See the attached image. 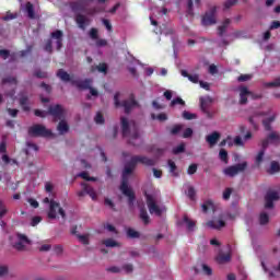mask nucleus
<instances>
[{"label": "nucleus", "instance_id": "aec40b11", "mask_svg": "<svg viewBox=\"0 0 280 280\" xmlns=\"http://www.w3.org/2000/svg\"><path fill=\"white\" fill-rule=\"evenodd\" d=\"M83 191L79 192V196L82 197L84 194H88L92 198V200H97V192H95V189L91 188L86 184H82Z\"/></svg>", "mask_w": 280, "mask_h": 280}, {"label": "nucleus", "instance_id": "f3484780", "mask_svg": "<svg viewBox=\"0 0 280 280\" xmlns=\"http://www.w3.org/2000/svg\"><path fill=\"white\" fill-rule=\"evenodd\" d=\"M74 86H77L78 89H81L83 91H86L90 89V86H92L93 81L90 79H85V80H74L73 81Z\"/></svg>", "mask_w": 280, "mask_h": 280}, {"label": "nucleus", "instance_id": "a18cd8bd", "mask_svg": "<svg viewBox=\"0 0 280 280\" xmlns=\"http://www.w3.org/2000/svg\"><path fill=\"white\" fill-rule=\"evenodd\" d=\"M187 14L194 16V0H188L187 2Z\"/></svg>", "mask_w": 280, "mask_h": 280}, {"label": "nucleus", "instance_id": "49530a36", "mask_svg": "<svg viewBox=\"0 0 280 280\" xmlns=\"http://www.w3.org/2000/svg\"><path fill=\"white\" fill-rule=\"evenodd\" d=\"M107 272H112L113 275H119L121 272V268L117 266H112L106 269Z\"/></svg>", "mask_w": 280, "mask_h": 280}, {"label": "nucleus", "instance_id": "f8f14e48", "mask_svg": "<svg viewBox=\"0 0 280 280\" xmlns=\"http://www.w3.org/2000/svg\"><path fill=\"white\" fill-rule=\"evenodd\" d=\"M215 12H218L215 7H212L209 12H206L201 20L202 25H215Z\"/></svg>", "mask_w": 280, "mask_h": 280}, {"label": "nucleus", "instance_id": "f704fd0d", "mask_svg": "<svg viewBox=\"0 0 280 280\" xmlns=\"http://www.w3.org/2000/svg\"><path fill=\"white\" fill-rule=\"evenodd\" d=\"M30 54H32V47H28L26 50H20L16 52V60L19 58H26V56H30Z\"/></svg>", "mask_w": 280, "mask_h": 280}, {"label": "nucleus", "instance_id": "a878e982", "mask_svg": "<svg viewBox=\"0 0 280 280\" xmlns=\"http://www.w3.org/2000/svg\"><path fill=\"white\" fill-rule=\"evenodd\" d=\"M267 172H268V174H279V172H280V163L279 162H277V161H272L271 163H270V166H269V168L267 170Z\"/></svg>", "mask_w": 280, "mask_h": 280}, {"label": "nucleus", "instance_id": "f03ea898", "mask_svg": "<svg viewBox=\"0 0 280 280\" xmlns=\"http://www.w3.org/2000/svg\"><path fill=\"white\" fill-rule=\"evenodd\" d=\"M121 130L122 136L128 139L131 145H139L141 143V136H139V129L137 127V122L135 120H128L126 118H121Z\"/></svg>", "mask_w": 280, "mask_h": 280}, {"label": "nucleus", "instance_id": "7c9ffc66", "mask_svg": "<svg viewBox=\"0 0 280 280\" xmlns=\"http://www.w3.org/2000/svg\"><path fill=\"white\" fill-rule=\"evenodd\" d=\"M182 75L184 78H188L190 82H194V83L198 82V74H191L189 73V71H182Z\"/></svg>", "mask_w": 280, "mask_h": 280}, {"label": "nucleus", "instance_id": "20e7f679", "mask_svg": "<svg viewBox=\"0 0 280 280\" xmlns=\"http://www.w3.org/2000/svg\"><path fill=\"white\" fill-rule=\"evenodd\" d=\"M259 119H262V126L265 130H271L272 127H270V124L275 121V115L257 112L249 118V122L254 126V128L257 129V121H259Z\"/></svg>", "mask_w": 280, "mask_h": 280}, {"label": "nucleus", "instance_id": "393cba45", "mask_svg": "<svg viewBox=\"0 0 280 280\" xmlns=\"http://www.w3.org/2000/svg\"><path fill=\"white\" fill-rule=\"evenodd\" d=\"M213 98L212 97H201L200 98V104H201V110H203V113H207V109L209 108V105L212 104Z\"/></svg>", "mask_w": 280, "mask_h": 280}, {"label": "nucleus", "instance_id": "69168bd1", "mask_svg": "<svg viewBox=\"0 0 280 280\" xmlns=\"http://www.w3.org/2000/svg\"><path fill=\"white\" fill-rule=\"evenodd\" d=\"M180 130H183V125H175L171 130V135H178Z\"/></svg>", "mask_w": 280, "mask_h": 280}, {"label": "nucleus", "instance_id": "c85d7f7f", "mask_svg": "<svg viewBox=\"0 0 280 280\" xmlns=\"http://www.w3.org/2000/svg\"><path fill=\"white\" fill-rule=\"evenodd\" d=\"M57 130L59 135H66V132H69V125L67 124V121L61 120L57 127Z\"/></svg>", "mask_w": 280, "mask_h": 280}, {"label": "nucleus", "instance_id": "9d476101", "mask_svg": "<svg viewBox=\"0 0 280 280\" xmlns=\"http://www.w3.org/2000/svg\"><path fill=\"white\" fill-rule=\"evenodd\" d=\"M270 143H275L276 145L280 144V135L277 131H270L266 139L261 141L262 150H266Z\"/></svg>", "mask_w": 280, "mask_h": 280}, {"label": "nucleus", "instance_id": "7ed1b4c3", "mask_svg": "<svg viewBox=\"0 0 280 280\" xmlns=\"http://www.w3.org/2000/svg\"><path fill=\"white\" fill-rule=\"evenodd\" d=\"M43 202L49 205L47 211V218H49V220H58V218L66 220L67 212L65 211V208L60 206V202L49 199V197L44 198Z\"/></svg>", "mask_w": 280, "mask_h": 280}, {"label": "nucleus", "instance_id": "58836bf2", "mask_svg": "<svg viewBox=\"0 0 280 280\" xmlns=\"http://www.w3.org/2000/svg\"><path fill=\"white\" fill-rule=\"evenodd\" d=\"M89 36H90V38H92V40H97V38H100L97 28L92 27L90 30Z\"/></svg>", "mask_w": 280, "mask_h": 280}, {"label": "nucleus", "instance_id": "4468645a", "mask_svg": "<svg viewBox=\"0 0 280 280\" xmlns=\"http://www.w3.org/2000/svg\"><path fill=\"white\" fill-rule=\"evenodd\" d=\"M49 115L55 117V119H62L65 117V108L61 105H52L48 109Z\"/></svg>", "mask_w": 280, "mask_h": 280}, {"label": "nucleus", "instance_id": "e433bc0d", "mask_svg": "<svg viewBox=\"0 0 280 280\" xmlns=\"http://www.w3.org/2000/svg\"><path fill=\"white\" fill-rule=\"evenodd\" d=\"M18 13L7 12L4 16H2V21H14V19H18Z\"/></svg>", "mask_w": 280, "mask_h": 280}, {"label": "nucleus", "instance_id": "bb28decb", "mask_svg": "<svg viewBox=\"0 0 280 280\" xmlns=\"http://www.w3.org/2000/svg\"><path fill=\"white\" fill-rule=\"evenodd\" d=\"M102 244H104V246H106V248H117L119 247V243L113 238H107L102 241Z\"/></svg>", "mask_w": 280, "mask_h": 280}, {"label": "nucleus", "instance_id": "2f4dec72", "mask_svg": "<svg viewBox=\"0 0 280 280\" xmlns=\"http://www.w3.org/2000/svg\"><path fill=\"white\" fill-rule=\"evenodd\" d=\"M140 218L144 224H150V215H148V211H145V208L140 209Z\"/></svg>", "mask_w": 280, "mask_h": 280}, {"label": "nucleus", "instance_id": "a211bd4d", "mask_svg": "<svg viewBox=\"0 0 280 280\" xmlns=\"http://www.w3.org/2000/svg\"><path fill=\"white\" fill-rule=\"evenodd\" d=\"M0 58H2V60L14 62L16 61V52H11L8 49H0Z\"/></svg>", "mask_w": 280, "mask_h": 280}, {"label": "nucleus", "instance_id": "3c124183", "mask_svg": "<svg viewBox=\"0 0 280 280\" xmlns=\"http://www.w3.org/2000/svg\"><path fill=\"white\" fill-rule=\"evenodd\" d=\"M79 176L84 180H93V182L97 180V178L95 177H90L88 172H82L79 174Z\"/></svg>", "mask_w": 280, "mask_h": 280}, {"label": "nucleus", "instance_id": "de8ad7c7", "mask_svg": "<svg viewBox=\"0 0 280 280\" xmlns=\"http://www.w3.org/2000/svg\"><path fill=\"white\" fill-rule=\"evenodd\" d=\"M102 23L106 27L107 32H113V24L110 23V20L103 19Z\"/></svg>", "mask_w": 280, "mask_h": 280}, {"label": "nucleus", "instance_id": "c03bdc74", "mask_svg": "<svg viewBox=\"0 0 280 280\" xmlns=\"http://www.w3.org/2000/svg\"><path fill=\"white\" fill-rule=\"evenodd\" d=\"M198 116L196 114H191L187 110L183 112V118L187 120L196 119Z\"/></svg>", "mask_w": 280, "mask_h": 280}, {"label": "nucleus", "instance_id": "cd10ccee", "mask_svg": "<svg viewBox=\"0 0 280 280\" xmlns=\"http://www.w3.org/2000/svg\"><path fill=\"white\" fill-rule=\"evenodd\" d=\"M262 86L265 89H279L280 88V77L272 82L262 83Z\"/></svg>", "mask_w": 280, "mask_h": 280}, {"label": "nucleus", "instance_id": "8fccbe9b", "mask_svg": "<svg viewBox=\"0 0 280 280\" xmlns=\"http://www.w3.org/2000/svg\"><path fill=\"white\" fill-rule=\"evenodd\" d=\"M184 222L187 226V229H189V231H191L194 229V226L196 225V223H194V221L189 220V218L184 217Z\"/></svg>", "mask_w": 280, "mask_h": 280}, {"label": "nucleus", "instance_id": "bf43d9fd", "mask_svg": "<svg viewBox=\"0 0 280 280\" xmlns=\"http://www.w3.org/2000/svg\"><path fill=\"white\" fill-rule=\"evenodd\" d=\"M187 196L188 198H190V200H194V198H196V189H194L192 186L188 187Z\"/></svg>", "mask_w": 280, "mask_h": 280}, {"label": "nucleus", "instance_id": "338daca9", "mask_svg": "<svg viewBox=\"0 0 280 280\" xmlns=\"http://www.w3.org/2000/svg\"><path fill=\"white\" fill-rule=\"evenodd\" d=\"M8 266L0 265V277H5V275H9Z\"/></svg>", "mask_w": 280, "mask_h": 280}, {"label": "nucleus", "instance_id": "4be33fe9", "mask_svg": "<svg viewBox=\"0 0 280 280\" xmlns=\"http://www.w3.org/2000/svg\"><path fill=\"white\" fill-rule=\"evenodd\" d=\"M72 12H86V2L74 1L70 3Z\"/></svg>", "mask_w": 280, "mask_h": 280}, {"label": "nucleus", "instance_id": "c756f323", "mask_svg": "<svg viewBox=\"0 0 280 280\" xmlns=\"http://www.w3.org/2000/svg\"><path fill=\"white\" fill-rule=\"evenodd\" d=\"M231 25V20L225 19L221 26L218 27L219 30V36H224V32H226V28Z\"/></svg>", "mask_w": 280, "mask_h": 280}, {"label": "nucleus", "instance_id": "13d9d810", "mask_svg": "<svg viewBox=\"0 0 280 280\" xmlns=\"http://www.w3.org/2000/svg\"><path fill=\"white\" fill-rule=\"evenodd\" d=\"M232 194H233V188H226L223 191V200H229V198H231Z\"/></svg>", "mask_w": 280, "mask_h": 280}, {"label": "nucleus", "instance_id": "052dcab7", "mask_svg": "<svg viewBox=\"0 0 280 280\" xmlns=\"http://www.w3.org/2000/svg\"><path fill=\"white\" fill-rule=\"evenodd\" d=\"M8 213V208H5V205H3V201L0 200V220Z\"/></svg>", "mask_w": 280, "mask_h": 280}, {"label": "nucleus", "instance_id": "603ef678", "mask_svg": "<svg viewBox=\"0 0 280 280\" xmlns=\"http://www.w3.org/2000/svg\"><path fill=\"white\" fill-rule=\"evenodd\" d=\"M2 161L5 165H10V163L16 164V160L10 159L8 154L2 155Z\"/></svg>", "mask_w": 280, "mask_h": 280}, {"label": "nucleus", "instance_id": "09e8293b", "mask_svg": "<svg viewBox=\"0 0 280 280\" xmlns=\"http://www.w3.org/2000/svg\"><path fill=\"white\" fill-rule=\"evenodd\" d=\"M168 167L171 174H173V176H176V163H174V161L172 160H168Z\"/></svg>", "mask_w": 280, "mask_h": 280}, {"label": "nucleus", "instance_id": "473e14b6", "mask_svg": "<svg viewBox=\"0 0 280 280\" xmlns=\"http://www.w3.org/2000/svg\"><path fill=\"white\" fill-rule=\"evenodd\" d=\"M218 264H229L231 261V255L221 254L217 257Z\"/></svg>", "mask_w": 280, "mask_h": 280}, {"label": "nucleus", "instance_id": "2eb2a0df", "mask_svg": "<svg viewBox=\"0 0 280 280\" xmlns=\"http://www.w3.org/2000/svg\"><path fill=\"white\" fill-rule=\"evenodd\" d=\"M62 36H65V34L60 30H56L50 34L52 40H56L55 45L57 47V51H60L62 49Z\"/></svg>", "mask_w": 280, "mask_h": 280}, {"label": "nucleus", "instance_id": "37998d69", "mask_svg": "<svg viewBox=\"0 0 280 280\" xmlns=\"http://www.w3.org/2000/svg\"><path fill=\"white\" fill-rule=\"evenodd\" d=\"M127 235H128V237H131L132 240H135V238L139 237V232H137V230H133V229H128Z\"/></svg>", "mask_w": 280, "mask_h": 280}, {"label": "nucleus", "instance_id": "0eeeda50", "mask_svg": "<svg viewBox=\"0 0 280 280\" xmlns=\"http://www.w3.org/2000/svg\"><path fill=\"white\" fill-rule=\"evenodd\" d=\"M248 167V163L242 162L236 165L228 166L223 170V174L225 176H229L230 178H234V176H237V174H242V172H245Z\"/></svg>", "mask_w": 280, "mask_h": 280}, {"label": "nucleus", "instance_id": "f257e3e1", "mask_svg": "<svg viewBox=\"0 0 280 280\" xmlns=\"http://www.w3.org/2000/svg\"><path fill=\"white\" fill-rule=\"evenodd\" d=\"M138 163H141L142 165L152 166L154 165V160L143 155H136L132 156L127 164H125V168L122 171V184L120 186V191L124 194V196H127L130 207H132V205L135 203V191H132V188L128 187V176L132 174V172H135V168L137 167Z\"/></svg>", "mask_w": 280, "mask_h": 280}, {"label": "nucleus", "instance_id": "423d86ee", "mask_svg": "<svg viewBox=\"0 0 280 280\" xmlns=\"http://www.w3.org/2000/svg\"><path fill=\"white\" fill-rule=\"evenodd\" d=\"M114 104H115L116 108H119V107L125 108V113H129L132 110V108H137V106H139V103H137V101H135L133 96H130L128 100H125L120 103L119 102V93L115 94Z\"/></svg>", "mask_w": 280, "mask_h": 280}, {"label": "nucleus", "instance_id": "dca6fc26", "mask_svg": "<svg viewBox=\"0 0 280 280\" xmlns=\"http://www.w3.org/2000/svg\"><path fill=\"white\" fill-rule=\"evenodd\" d=\"M206 226H208V229H214L217 231H220V229H224V226H226V223L222 219H214V220L208 221L206 223Z\"/></svg>", "mask_w": 280, "mask_h": 280}, {"label": "nucleus", "instance_id": "412c9836", "mask_svg": "<svg viewBox=\"0 0 280 280\" xmlns=\"http://www.w3.org/2000/svg\"><path fill=\"white\" fill-rule=\"evenodd\" d=\"M207 143L210 145V148H213L220 141V132L214 131L206 137Z\"/></svg>", "mask_w": 280, "mask_h": 280}, {"label": "nucleus", "instance_id": "4c0bfd02", "mask_svg": "<svg viewBox=\"0 0 280 280\" xmlns=\"http://www.w3.org/2000/svg\"><path fill=\"white\" fill-rule=\"evenodd\" d=\"M20 104L24 108V110H30V106H27V104H28L27 96H25V95L21 96Z\"/></svg>", "mask_w": 280, "mask_h": 280}, {"label": "nucleus", "instance_id": "4d7b16f0", "mask_svg": "<svg viewBox=\"0 0 280 280\" xmlns=\"http://www.w3.org/2000/svg\"><path fill=\"white\" fill-rule=\"evenodd\" d=\"M253 75L252 74H241L238 77V82H248V80H252Z\"/></svg>", "mask_w": 280, "mask_h": 280}, {"label": "nucleus", "instance_id": "5701e85b", "mask_svg": "<svg viewBox=\"0 0 280 280\" xmlns=\"http://www.w3.org/2000/svg\"><path fill=\"white\" fill-rule=\"evenodd\" d=\"M25 12H26L28 19H31V20L36 19V11H34V4L32 2H26Z\"/></svg>", "mask_w": 280, "mask_h": 280}, {"label": "nucleus", "instance_id": "680f3d73", "mask_svg": "<svg viewBox=\"0 0 280 280\" xmlns=\"http://www.w3.org/2000/svg\"><path fill=\"white\" fill-rule=\"evenodd\" d=\"M194 135V130L191 128H187L183 132V138L184 139H189Z\"/></svg>", "mask_w": 280, "mask_h": 280}, {"label": "nucleus", "instance_id": "1a4fd4ad", "mask_svg": "<svg viewBox=\"0 0 280 280\" xmlns=\"http://www.w3.org/2000/svg\"><path fill=\"white\" fill-rule=\"evenodd\" d=\"M31 137H50L51 131L43 125H34L28 129Z\"/></svg>", "mask_w": 280, "mask_h": 280}, {"label": "nucleus", "instance_id": "39448f33", "mask_svg": "<svg viewBox=\"0 0 280 280\" xmlns=\"http://www.w3.org/2000/svg\"><path fill=\"white\" fill-rule=\"evenodd\" d=\"M11 246L15 250L23 253L32 246V241L24 234H15L11 237Z\"/></svg>", "mask_w": 280, "mask_h": 280}, {"label": "nucleus", "instance_id": "6e6d98bb", "mask_svg": "<svg viewBox=\"0 0 280 280\" xmlns=\"http://www.w3.org/2000/svg\"><path fill=\"white\" fill-rule=\"evenodd\" d=\"M180 105V106H185V101H183V98L180 97H177V98H174L172 102H171V106H176V105Z\"/></svg>", "mask_w": 280, "mask_h": 280}, {"label": "nucleus", "instance_id": "0e129e2a", "mask_svg": "<svg viewBox=\"0 0 280 280\" xmlns=\"http://www.w3.org/2000/svg\"><path fill=\"white\" fill-rule=\"evenodd\" d=\"M78 240L79 242H81V244H85L89 245V235H78Z\"/></svg>", "mask_w": 280, "mask_h": 280}, {"label": "nucleus", "instance_id": "ddd939ff", "mask_svg": "<svg viewBox=\"0 0 280 280\" xmlns=\"http://www.w3.org/2000/svg\"><path fill=\"white\" fill-rule=\"evenodd\" d=\"M74 21L79 30H82L83 32L84 30H86V27H89V25H91V19L86 18V15L82 13H77L74 16Z\"/></svg>", "mask_w": 280, "mask_h": 280}, {"label": "nucleus", "instance_id": "c9c22d12", "mask_svg": "<svg viewBox=\"0 0 280 280\" xmlns=\"http://www.w3.org/2000/svg\"><path fill=\"white\" fill-rule=\"evenodd\" d=\"M269 221H270V217H268L266 212H261L259 217V223L261 225H265V224H268Z\"/></svg>", "mask_w": 280, "mask_h": 280}, {"label": "nucleus", "instance_id": "ea45409f", "mask_svg": "<svg viewBox=\"0 0 280 280\" xmlns=\"http://www.w3.org/2000/svg\"><path fill=\"white\" fill-rule=\"evenodd\" d=\"M219 156H220L221 161L229 163V153L226 152V150L221 149L219 152Z\"/></svg>", "mask_w": 280, "mask_h": 280}, {"label": "nucleus", "instance_id": "6e6552de", "mask_svg": "<svg viewBox=\"0 0 280 280\" xmlns=\"http://www.w3.org/2000/svg\"><path fill=\"white\" fill-rule=\"evenodd\" d=\"M147 206L151 215H162L163 211H165V208L156 205V197L153 195H147Z\"/></svg>", "mask_w": 280, "mask_h": 280}, {"label": "nucleus", "instance_id": "9b49d317", "mask_svg": "<svg viewBox=\"0 0 280 280\" xmlns=\"http://www.w3.org/2000/svg\"><path fill=\"white\" fill-rule=\"evenodd\" d=\"M279 200V192L276 190H268L265 196V207L266 209H272L275 207V202Z\"/></svg>", "mask_w": 280, "mask_h": 280}, {"label": "nucleus", "instance_id": "774afa93", "mask_svg": "<svg viewBox=\"0 0 280 280\" xmlns=\"http://www.w3.org/2000/svg\"><path fill=\"white\" fill-rule=\"evenodd\" d=\"M280 27V22L279 21H273L271 22L270 26H269V30L272 31V30H279Z\"/></svg>", "mask_w": 280, "mask_h": 280}, {"label": "nucleus", "instance_id": "6ab92c4d", "mask_svg": "<svg viewBox=\"0 0 280 280\" xmlns=\"http://www.w3.org/2000/svg\"><path fill=\"white\" fill-rule=\"evenodd\" d=\"M241 104H246L248 102V96L253 95V92L248 90L246 86L238 88Z\"/></svg>", "mask_w": 280, "mask_h": 280}, {"label": "nucleus", "instance_id": "a19ab883", "mask_svg": "<svg viewBox=\"0 0 280 280\" xmlns=\"http://www.w3.org/2000/svg\"><path fill=\"white\" fill-rule=\"evenodd\" d=\"M54 43L51 42V39H48L46 42V45L44 47L45 51H47L48 54H52L54 52Z\"/></svg>", "mask_w": 280, "mask_h": 280}, {"label": "nucleus", "instance_id": "5fc2aeb1", "mask_svg": "<svg viewBox=\"0 0 280 280\" xmlns=\"http://www.w3.org/2000/svg\"><path fill=\"white\" fill-rule=\"evenodd\" d=\"M237 3V0H228L224 2V10H230V8H233Z\"/></svg>", "mask_w": 280, "mask_h": 280}, {"label": "nucleus", "instance_id": "e2e57ef3", "mask_svg": "<svg viewBox=\"0 0 280 280\" xmlns=\"http://www.w3.org/2000/svg\"><path fill=\"white\" fill-rule=\"evenodd\" d=\"M94 121L95 124H104V115H102V113H97L94 117Z\"/></svg>", "mask_w": 280, "mask_h": 280}, {"label": "nucleus", "instance_id": "b1692460", "mask_svg": "<svg viewBox=\"0 0 280 280\" xmlns=\"http://www.w3.org/2000/svg\"><path fill=\"white\" fill-rule=\"evenodd\" d=\"M57 78H60V80H62V82H71L73 84V82L75 81V79H73V77H71L68 72L66 71H59L57 73Z\"/></svg>", "mask_w": 280, "mask_h": 280}, {"label": "nucleus", "instance_id": "72a5a7b5", "mask_svg": "<svg viewBox=\"0 0 280 280\" xmlns=\"http://www.w3.org/2000/svg\"><path fill=\"white\" fill-rule=\"evenodd\" d=\"M120 270H122L124 272H126V275H131V272L135 271V266L132 264H125L122 265V267L120 268Z\"/></svg>", "mask_w": 280, "mask_h": 280}, {"label": "nucleus", "instance_id": "79ce46f5", "mask_svg": "<svg viewBox=\"0 0 280 280\" xmlns=\"http://www.w3.org/2000/svg\"><path fill=\"white\" fill-rule=\"evenodd\" d=\"M264 154H265L264 149L260 152H258L255 160L256 165H261V163L264 162Z\"/></svg>", "mask_w": 280, "mask_h": 280}, {"label": "nucleus", "instance_id": "864d4df0", "mask_svg": "<svg viewBox=\"0 0 280 280\" xmlns=\"http://www.w3.org/2000/svg\"><path fill=\"white\" fill-rule=\"evenodd\" d=\"M180 152H185V143H182L173 149L174 154H180Z\"/></svg>", "mask_w": 280, "mask_h": 280}]
</instances>
